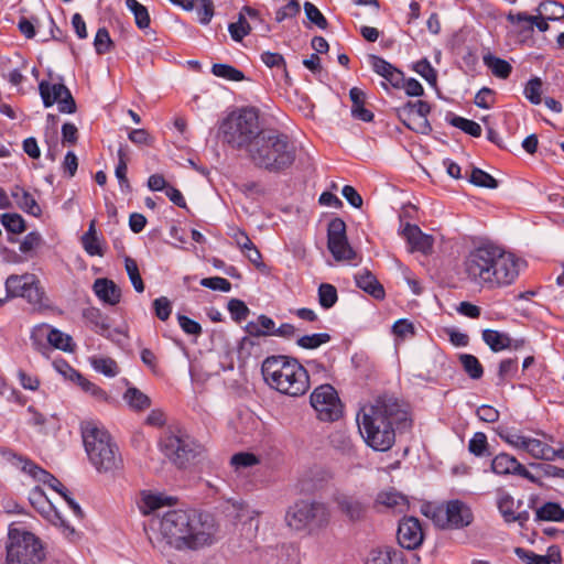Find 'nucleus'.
I'll list each match as a JSON object with an SVG mask.
<instances>
[{
	"label": "nucleus",
	"instance_id": "1",
	"mask_svg": "<svg viewBox=\"0 0 564 564\" xmlns=\"http://www.w3.org/2000/svg\"><path fill=\"white\" fill-rule=\"evenodd\" d=\"M358 426L369 447L387 452L394 445L397 432L402 433L412 427V419L406 404L392 397H381L362 409Z\"/></svg>",
	"mask_w": 564,
	"mask_h": 564
},
{
	"label": "nucleus",
	"instance_id": "2",
	"mask_svg": "<svg viewBox=\"0 0 564 564\" xmlns=\"http://www.w3.org/2000/svg\"><path fill=\"white\" fill-rule=\"evenodd\" d=\"M522 261L503 248L485 242L471 249L464 260L467 279L481 288L492 290L512 284Z\"/></svg>",
	"mask_w": 564,
	"mask_h": 564
},
{
	"label": "nucleus",
	"instance_id": "3",
	"mask_svg": "<svg viewBox=\"0 0 564 564\" xmlns=\"http://www.w3.org/2000/svg\"><path fill=\"white\" fill-rule=\"evenodd\" d=\"M159 531L170 546L184 551L213 544L216 528L214 518L208 513L175 509L163 514Z\"/></svg>",
	"mask_w": 564,
	"mask_h": 564
},
{
	"label": "nucleus",
	"instance_id": "4",
	"mask_svg": "<svg viewBox=\"0 0 564 564\" xmlns=\"http://www.w3.org/2000/svg\"><path fill=\"white\" fill-rule=\"evenodd\" d=\"M296 145L289 134L275 128H264L258 135L247 158L258 169L282 173L296 160Z\"/></svg>",
	"mask_w": 564,
	"mask_h": 564
},
{
	"label": "nucleus",
	"instance_id": "5",
	"mask_svg": "<svg viewBox=\"0 0 564 564\" xmlns=\"http://www.w3.org/2000/svg\"><path fill=\"white\" fill-rule=\"evenodd\" d=\"M261 372L268 386L291 397L303 395L310 389V377L295 358L278 355L267 357Z\"/></svg>",
	"mask_w": 564,
	"mask_h": 564
},
{
	"label": "nucleus",
	"instance_id": "6",
	"mask_svg": "<svg viewBox=\"0 0 564 564\" xmlns=\"http://www.w3.org/2000/svg\"><path fill=\"white\" fill-rule=\"evenodd\" d=\"M259 110L254 107H245L230 112L220 123L219 133L223 142L235 150L250 152L251 144L262 133Z\"/></svg>",
	"mask_w": 564,
	"mask_h": 564
},
{
	"label": "nucleus",
	"instance_id": "7",
	"mask_svg": "<svg viewBox=\"0 0 564 564\" xmlns=\"http://www.w3.org/2000/svg\"><path fill=\"white\" fill-rule=\"evenodd\" d=\"M82 436L88 459L98 473H115L122 467L119 448L106 430L87 422L82 427Z\"/></svg>",
	"mask_w": 564,
	"mask_h": 564
},
{
	"label": "nucleus",
	"instance_id": "8",
	"mask_svg": "<svg viewBox=\"0 0 564 564\" xmlns=\"http://www.w3.org/2000/svg\"><path fill=\"white\" fill-rule=\"evenodd\" d=\"M330 519L329 507L316 500H297L285 512V523L294 531H319L329 524Z\"/></svg>",
	"mask_w": 564,
	"mask_h": 564
},
{
	"label": "nucleus",
	"instance_id": "9",
	"mask_svg": "<svg viewBox=\"0 0 564 564\" xmlns=\"http://www.w3.org/2000/svg\"><path fill=\"white\" fill-rule=\"evenodd\" d=\"M162 452L178 467H185L202 449V446L185 431L169 426L160 437Z\"/></svg>",
	"mask_w": 564,
	"mask_h": 564
},
{
	"label": "nucleus",
	"instance_id": "10",
	"mask_svg": "<svg viewBox=\"0 0 564 564\" xmlns=\"http://www.w3.org/2000/svg\"><path fill=\"white\" fill-rule=\"evenodd\" d=\"M440 529L457 530L468 527L474 514L471 509L462 500L454 499L440 506L429 507L425 512Z\"/></svg>",
	"mask_w": 564,
	"mask_h": 564
},
{
	"label": "nucleus",
	"instance_id": "11",
	"mask_svg": "<svg viewBox=\"0 0 564 564\" xmlns=\"http://www.w3.org/2000/svg\"><path fill=\"white\" fill-rule=\"evenodd\" d=\"M43 547L33 533L25 532L7 546V564H40Z\"/></svg>",
	"mask_w": 564,
	"mask_h": 564
},
{
	"label": "nucleus",
	"instance_id": "12",
	"mask_svg": "<svg viewBox=\"0 0 564 564\" xmlns=\"http://www.w3.org/2000/svg\"><path fill=\"white\" fill-rule=\"evenodd\" d=\"M332 502L337 512L349 523L362 522L368 517L369 501L356 492L336 490L332 495Z\"/></svg>",
	"mask_w": 564,
	"mask_h": 564
},
{
	"label": "nucleus",
	"instance_id": "13",
	"mask_svg": "<svg viewBox=\"0 0 564 564\" xmlns=\"http://www.w3.org/2000/svg\"><path fill=\"white\" fill-rule=\"evenodd\" d=\"M311 405L317 417L324 422H335L343 415V404L337 391L330 384H321L311 394Z\"/></svg>",
	"mask_w": 564,
	"mask_h": 564
},
{
	"label": "nucleus",
	"instance_id": "14",
	"mask_svg": "<svg viewBox=\"0 0 564 564\" xmlns=\"http://www.w3.org/2000/svg\"><path fill=\"white\" fill-rule=\"evenodd\" d=\"M6 290L11 297H23L30 304L42 306L45 292L34 274L10 275L6 281Z\"/></svg>",
	"mask_w": 564,
	"mask_h": 564
},
{
	"label": "nucleus",
	"instance_id": "15",
	"mask_svg": "<svg viewBox=\"0 0 564 564\" xmlns=\"http://www.w3.org/2000/svg\"><path fill=\"white\" fill-rule=\"evenodd\" d=\"M395 111L398 118L408 129L422 134H427L432 131V127L427 120V115L431 112V105L427 101H408L397 108Z\"/></svg>",
	"mask_w": 564,
	"mask_h": 564
},
{
	"label": "nucleus",
	"instance_id": "16",
	"mask_svg": "<svg viewBox=\"0 0 564 564\" xmlns=\"http://www.w3.org/2000/svg\"><path fill=\"white\" fill-rule=\"evenodd\" d=\"M39 91L45 108L57 102L58 110L62 113H74L76 111L75 99L62 82L51 84L47 80H42L39 84Z\"/></svg>",
	"mask_w": 564,
	"mask_h": 564
},
{
	"label": "nucleus",
	"instance_id": "17",
	"mask_svg": "<svg viewBox=\"0 0 564 564\" xmlns=\"http://www.w3.org/2000/svg\"><path fill=\"white\" fill-rule=\"evenodd\" d=\"M327 247L336 260H352L355 258L356 253L348 242L346 224L341 218L336 217L329 221Z\"/></svg>",
	"mask_w": 564,
	"mask_h": 564
},
{
	"label": "nucleus",
	"instance_id": "18",
	"mask_svg": "<svg viewBox=\"0 0 564 564\" xmlns=\"http://www.w3.org/2000/svg\"><path fill=\"white\" fill-rule=\"evenodd\" d=\"M29 501L44 518L48 519L54 524L61 525L67 538L73 539L77 535L75 529L64 520L40 486L34 487L30 491Z\"/></svg>",
	"mask_w": 564,
	"mask_h": 564
},
{
	"label": "nucleus",
	"instance_id": "19",
	"mask_svg": "<svg viewBox=\"0 0 564 564\" xmlns=\"http://www.w3.org/2000/svg\"><path fill=\"white\" fill-rule=\"evenodd\" d=\"M397 538L403 549L414 550L419 547L424 539L420 520L415 517H404L400 520Z\"/></svg>",
	"mask_w": 564,
	"mask_h": 564
},
{
	"label": "nucleus",
	"instance_id": "20",
	"mask_svg": "<svg viewBox=\"0 0 564 564\" xmlns=\"http://www.w3.org/2000/svg\"><path fill=\"white\" fill-rule=\"evenodd\" d=\"M369 63L372 70L384 79V82L381 83L383 89L388 91L389 85L393 88L401 89L404 84V74L401 69L378 55H369Z\"/></svg>",
	"mask_w": 564,
	"mask_h": 564
},
{
	"label": "nucleus",
	"instance_id": "21",
	"mask_svg": "<svg viewBox=\"0 0 564 564\" xmlns=\"http://www.w3.org/2000/svg\"><path fill=\"white\" fill-rule=\"evenodd\" d=\"M402 236L409 243L412 252L419 251L424 254H430L433 251V237L424 234L417 225L408 223L402 229Z\"/></svg>",
	"mask_w": 564,
	"mask_h": 564
},
{
	"label": "nucleus",
	"instance_id": "22",
	"mask_svg": "<svg viewBox=\"0 0 564 564\" xmlns=\"http://www.w3.org/2000/svg\"><path fill=\"white\" fill-rule=\"evenodd\" d=\"M356 285L376 300H383L386 291L376 275L368 269H362L355 274Z\"/></svg>",
	"mask_w": 564,
	"mask_h": 564
},
{
	"label": "nucleus",
	"instance_id": "23",
	"mask_svg": "<svg viewBox=\"0 0 564 564\" xmlns=\"http://www.w3.org/2000/svg\"><path fill=\"white\" fill-rule=\"evenodd\" d=\"M93 290L100 301L111 306L117 305L121 299L120 288L107 278L97 279Z\"/></svg>",
	"mask_w": 564,
	"mask_h": 564
},
{
	"label": "nucleus",
	"instance_id": "24",
	"mask_svg": "<svg viewBox=\"0 0 564 564\" xmlns=\"http://www.w3.org/2000/svg\"><path fill=\"white\" fill-rule=\"evenodd\" d=\"M482 340L495 352L510 348L517 349L524 343V340H513L508 334L494 329H485L482 332Z\"/></svg>",
	"mask_w": 564,
	"mask_h": 564
},
{
	"label": "nucleus",
	"instance_id": "25",
	"mask_svg": "<svg viewBox=\"0 0 564 564\" xmlns=\"http://www.w3.org/2000/svg\"><path fill=\"white\" fill-rule=\"evenodd\" d=\"M376 505L383 506L393 512H404L409 508L408 498L394 489L383 490L377 495Z\"/></svg>",
	"mask_w": 564,
	"mask_h": 564
},
{
	"label": "nucleus",
	"instance_id": "26",
	"mask_svg": "<svg viewBox=\"0 0 564 564\" xmlns=\"http://www.w3.org/2000/svg\"><path fill=\"white\" fill-rule=\"evenodd\" d=\"M349 97L352 102L351 116L355 119L361 120L364 122H371L373 120L375 116H373L372 111H370L369 109H367L365 107V100H366L365 93L358 87H352L349 90Z\"/></svg>",
	"mask_w": 564,
	"mask_h": 564
},
{
	"label": "nucleus",
	"instance_id": "27",
	"mask_svg": "<svg viewBox=\"0 0 564 564\" xmlns=\"http://www.w3.org/2000/svg\"><path fill=\"white\" fill-rule=\"evenodd\" d=\"M12 197L15 199L18 206L29 215L40 217L42 208L31 193L23 187L15 186L12 191Z\"/></svg>",
	"mask_w": 564,
	"mask_h": 564
},
{
	"label": "nucleus",
	"instance_id": "28",
	"mask_svg": "<svg viewBox=\"0 0 564 564\" xmlns=\"http://www.w3.org/2000/svg\"><path fill=\"white\" fill-rule=\"evenodd\" d=\"M507 21L511 24L527 23L529 30H534V26H536L540 32H546L550 28L547 23L549 20L540 15V13H538V15H530L527 12H509L507 14Z\"/></svg>",
	"mask_w": 564,
	"mask_h": 564
},
{
	"label": "nucleus",
	"instance_id": "29",
	"mask_svg": "<svg viewBox=\"0 0 564 564\" xmlns=\"http://www.w3.org/2000/svg\"><path fill=\"white\" fill-rule=\"evenodd\" d=\"M536 522L540 521H554L562 522L564 521V508H562L557 502H545L543 506L536 509L535 518Z\"/></svg>",
	"mask_w": 564,
	"mask_h": 564
},
{
	"label": "nucleus",
	"instance_id": "30",
	"mask_svg": "<svg viewBox=\"0 0 564 564\" xmlns=\"http://www.w3.org/2000/svg\"><path fill=\"white\" fill-rule=\"evenodd\" d=\"M519 465L518 459L507 453H500L491 460V470L497 475L514 474Z\"/></svg>",
	"mask_w": 564,
	"mask_h": 564
},
{
	"label": "nucleus",
	"instance_id": "31",
	"mask_svg": "<svg viewBox=\"0 0 564 564\" xmlns=\"http://www.w3.org/2000/svg\"><path fill=\"white\" fill-rule=\"evenodd\" d=\"M524 451L535 459L553 460L554 448L538 438L529 437Z\"/></svg>",
	"mask_w": 564,
	"mask_h": 564
},
{
	"label": "nucleus",
	"instance_id": "32",
	"mask_svg": "<svg viewBox=\"0 0 564 564\" xmlns=\"http://www.w3.org/2000/svg\"><path fill=\"white\" fill-rule=\"evenodd\" d=\"M484 64L496 77L501 79H507L512 73V66L508 61L491 54L484 56Z\"/></svg>",
	"mask_w": 564,
	"mask_h": 564
},
{
	"label": "nucleus",
	"instance_id": "33",
	"mask_svg": "<svg viewBox=\"0 0 564 564\" xmlns=\"http://www.w3.org/2000/svg\"><path fill=\"white\" fill-rule=\"evenodd\" d=\"M446 121L455 127L464 131L465 133L478 138L481 135V127L474 120H469L459 116L454 115L453 112H448L446 116Z\"/></svg>",
	"mask_w": 564,
	"mask_h": 564
},
{
	"label": "nucleus",
	"instance_id": "34",
	"mask_svg": "<svg viewBox=\"0 0 564 564\" xmlns=\"http://www.w3.org/2000/svg\"><path fill=\"white\" fill-rule=\"evenodd\" d=\"M83 317L94 326L96 333L102 336H105L110 328L107 317L97 307H88L84 310Z\"/></svg>",
	"mask_w": 564,
	"mask_h": 564
},
{
	"label": "nucleus",
	"instance_id": "35",
	"mask_svg": "<svg viewBox=\"0 0 564 564\" xmlns=\"http://www.w3.org/2000/svg\"><path fill=\"white\" fill-rule=\"evenodd\" d=\"M51 326L46 324L37 325L31 333V341L36 351L45 354L48 350V339Z\"/></svg>",
	"mask_w": 564,
	"mask_h": 564
},
{
	"label": "nucleus",
	"instance_id": "36",
	"mask_svg": "<svg viewBox=\"0 0 564 564\" xmlns=\"http://www.w3.org/2000/svg\"><path fill=\"white\" fill-rule=\"evenodd\" d=\"M468 451L476 457H488L492 455L487 436L482 432H476L468 442Z\"/></svg>",
	"mask_w": 564,
	"mask_h": 564
},
{
	"label": "nucleus",
	"instance_id": "37",
	"mask_svg": "<svg viewBox=\"0 0 564 564\" xmlns=\"http://www.w3.org/2000/svg\"><path fill=\"white\" fill-rule=\"evenodd\" d=\"M514 498L503 489L497 490V508L506 523H510V518L514 514Z\"/></svg>",
	"mask_w": 564,
	"mask_h": 564
},
{
	"label": "nucleus",
	"instance_id": "38",
	"mask_svg": "<svg viewBox=\"0 0 564 564\" xmlns=\"http://www.w3.org/2000/svg\"><path fill=\"white\" fill-rule=\"evenodd\" d=\"M82 245L89 256H102L104 251L99 245L95 220L89 225L88 230L82 237Z\"/></svg>",
	"mask_w": 564,
	"mask_h": 564
},
{
	"label": "nucleus",
	"instance_id": "39",
	"mask_svg": "<svg viewBox=\"0 0 564 564\" xmlns=\"http://www.w3.org/2000/svg\"><path fill=\"white\" fill-rule=\"evenodd\" d=\"M540 15L550 21H560L564 19V6L554 0H546L539 4L536 9Z\"/></svg>",
	"mask_w": 564,
	"mask_h": 564
},
{
	"label": "nucleus",
	"instance_id": "40",
	"mask_svg": "<svg viewBox=\"0 0 564 564\" xmlns=\"http://www.w3.org/2000/svg\"><path fill=\"white\" fill-rule=\"evenodd\" d=\"M261 352L259 339L252 337H242L237 348L238 359L246 361L251 356H259Z\"/></svg>",
	"mask_w": 564,
	"mask_h": 564
},
{
	"label": "nucleus",
	"instance_id": "41",
	"mask_svg": "<svg viewBox=\"0 0 564 564\" xmlns=\"http://www.w3.org/2000/svg\"><path fill=\"white\" fill-rule=\"evenodd\" d=\"M171 497H164L160 494H147L142 497V505L140 509L143 514H149L163 506L171 505Z\"/></svg>",
	"mask_w": 564,
	"mask_h": 564
},
{
	"label": "nucleus",
	"instance_id": "42",
	"mask_svg": "<svg viewBox=\"0 0 564 564\" xmlns=\"http://www.w3.org/2000/svg\"><path fill=\"white\" fill-rule=\"evenodd\" d=\"M124 400L134 410L142 411L151 405L150 398L139 389L131 387L124 392Z\"/></svg>",
	"mask_w": 564,
	"mask_h": 564
},
{
	"label": "nucleus",
	"instance_id": "43",
	"mask_svg": "<svg viewBox=\"0 0 564 564\" xmlns=\"http://www.w3.org/2000/svg\"><path fill=\"white\" fill-rule=\"evenodd\" d=\"M459 361L464 371L474 380L480 379L484 375V368L477 357L470 354H462Z\"/></svg>",
	"mask_w": 564,
	"mask_h": 564
},
{
	"label": "nucleus",
	"instance_id": "44",
	"mask_svg": "<svg viewBox=\"0 0 564 564\" xmlns=\"http://www.w3.org/2000/svg\"><path fill=\"white\" fill-rule=\"evenodd\" d=\"M127 8L133 13L135 24L143 30L150 25V15L148 9L137 0H126Z\"/></svg>",
	"mask_w": 564,
	"mask_h": 564
},
{
	"label": "nucleus",
	"instance_id": "45",
	"mask_svg": "<svg viewBox=\"0 0 564 564\" xmlns=\"http://www.w3.org/2000/svg\"><path fill=\"white\" fill-rule=\"evenodd\" d=\"M399 562H401V553L386 549L372 551L367 564H398Z\"/></svg>",
	"mask_w": 564,
	"mask_h": 564
},
{
	"label": "nucleus",
	"instance_id": "46",
	"mask_svg": "<svg viewBox=\"0 0 564 564\" xmlns=\"http://www.w3.org/2000/svg\"><path fill=\"white\" fill-rule=\"evenodd\" d=\"M22 463L21 469L32 476L35 480L46 485L52 476L51 473L37 466L34 462L29 458L19 457Z\"/></svg>",
	"mask_w": 564,
	"mask_h": 564
},
{
	"label": "nucleus",
	"instance_id": "47",
	"mask_svg": "<svg viewBox=\"0 0 564 564\" xmlns=\"http://www.w3.org/2000/svg\"><path fill=\"white\" fill-rule=\"evenodd\" d=\"M468 181L478 187H485V188H497L498 187V181L491 176L489 173L485 172L484 170L479 167H473L470 175L468 177Z\"/></svg>",
	"mask_w": 564,
	"mask_h": 564
},
{
	"label": "nucleus",
	"instance_id": "48",
	"mask_svg": "<svg viewBox=\"0 0 564 564\" xmlns=\"http://www.w3.org/2000/svg\"><path fill=\"white\" fill-rule=\"evenodd\" d=\"M228 31L231 39L236 42L242 41V39L250 33L251 25L243 12H239L238 20L229 24Z\"/></svg>",
	"mask_w": 564,
	"mask_h": 564
},
{
	"label": "nucleus",
	"instance_id": "49",
	"mask_svg": "<svg viewBox=\"0 0 564 564\" xmlns=\"http://www.w3.org/2000/svg\"><path fill=\"white\" fill-rule=\"evenodd\" d=\"M212 73L217 77L231 82H241L245 79V75L241 70L228 64H214Z\"/></svg>",
	"mask_w": 564,
	"mask_h": 564
},
{
	"label": "nucleus",
	"instance_id": "50",
	"mask_svg": "<svg viewBox=\"0 0 564 564\" xmlns=\"http://www.w3.org/2000/svg\"><path fill=\"white\" fill-rule=\"evenodd\" d=\"M338 300L337 290L329 283H322L318 288V302L319 305L328 310L333 307Z\"/></svg>",
	"mask_w": 564,
	"mask_h": 564
},
{
	"label": "nucleus",
	"instance_id": "51",
	"mask_svg": "<svg viewBox=\"0 0 564 564\" xmlns=\"http://www.w3.org/2000/svg\"><path fill=\"white\" fill-rule=\"evenodd\" d=\"M48 347L61 349L63 351H73V339L69 335L56 329L51 328Z\"/></svg>",
	"mask_w": 564,
	"mask_h": 564
},
{
	"label": "nucleus",
	"instance_id": "52",
	"mask_svg": "<svg viewBox=\"0 0 564 564\" xmlns=\"http://www.w3.org/2000/svg\"><path fill=\"white\" fill-rule=\"evenodd\" d=\"M542 79L540 77L531 78L523 90L525 98L533 105H540L542 101Z\"/></svg>",
	"mask_w": 564,
	"mask_h": 564
},
{
	"label": "nucleus",
	"instance_id": "53",
	"mask_svg": "<svg viewBox=\"0 0 564 564\" xmlns=\"http://www.w3.org/2000/svg\"><path fill=\"white\" fill-rule=\"evenodd\" d=\"M329 340V334L318 333L312 335H304L296 340V344L304 349H316L319 346L328 343Z\"/></svg>",
	"mask_w": 564,
	"mask_h": 564
},
{
	"label": "nucleus",
	"instance_id": "54",
	"mask_svg": "<svg viewBox=\"0 0 564 564\" xmlns=\"http://www.w3.org/2000/svg\"><path fill=\"white\" fill-rule=\"evenodd\" d=\"M113 42L106 28H99L94 40V46L98 55L107 54L113 47Z\"/></svg>",
	"mask_w": 564,
	"mask_h": 564
},
{
	"label": "nucleus",
	"instance_id": "55",
	"mask_svg": "<svg viewBox=\"0 0 564 564\" xmlns=\"http://www.w3.org/2000/svg\"><path fill=\"white\" fill-rule=\"evenodd\" d=\"M1 224L7 229V231L12 234H22L25 231L26 226L25 221L19 214H3L1 216Z\"/></svg>",
	"mask_w": 564,
	"mask_h": 564
},
{
	"label": "nucleus",
	"instance_id": "56",
	"mask_svg": "<svg viewBox=\"0 0 564 564\" xmlns=\"http://www.w3.org/2000/svg\"><path fill=\"white\" fill-rule=\"evenodd\" d=\"M124 267L134 290L138 293H142L144 291V283L139 272L137 261L127 257L124 260Z\"/></svg>",
	"mask_w": 564,
	"mask_h": 564
},
{
	"label": "nucleus",
	"instance_id": "57",
	"mask_svg": "<svg viewBox=\"0 0 564 564\" xmlns=\"http://www.w3.org/2000/svg\"><path fill=\"white\" fill-rule=\"evenodd\" d=\"M413 70L422 76L431 86H436L437 73L427 58L417 61L413 65Z\"/></svg>",
	"mask_w": 564,
	"mask_h": 564
},
{
	"label": "nucleus",
	"instance_id": "58",
	"mask_svg": "<svg viewBox=\"0 0 564 564\" xmlns=\"http://www.w3.org/2000/svg\"><path fill=\"white\" fill-rule=\"evenodd\" d=\"M518 372V359L508 358L501 360L498 369L499 383H505L516 377Z\"/></svg>",
	"mask_w": 564,
	"mask_h": 564
},
{
	"label": "nucleus",
	"instance_id": "59",
	"mask_svg": "<svg viewBox=\"0 0 564 564\" xmlns=\"http://www.w3.org/2000/svg\"><path fill=\"white\" fill-rule=\"evenodd\" d=\"M93 367L96 371L107 376L115 377L119 372V367L112 358L101 357L93 360Z\"/></svg>",
	"mask_w": 564,
	"mask_h": 564
},
{
	"label": "nucleus",
	"instance_id": "60",
	"mask_svg": "<svg viewBox=\"0 0 564 564\" xmlns=\"http://www.w3.org/2000/svg\"><path fill=\"white\" fill-rule=\"evenodd\" d=\"M227 308L230 313L231 318L237 323L246 321L248 315L250 314L249 307L246 305L243 301L239 299H231L228 302Z\"/></svg>",
	"mask_w": 564,
	"mask_h": 564
},
{
	"label": "nucleus",
	"instance_id": "61",
	"mask_svg": "<svg viewBox=\"0 0 564 564\" xmlns=\"http://www.w3.org/2000/svg\"><path fill=\"white\" fill-rule=\"evenodd\" d=\"M304 12L307 20L317 28L325 30L328 26L326 18L314 3L306 1L304 3Z\"/></svg>",
	"mask_w": 564,
	"mask_h": 564
},
{
	"label": "nucleus",
	"instance_id": "62",
	"mask_svg": "<svg viewBox=\"0 0 564 564\" xmlns=\"http://www.w3.org/2000/svg\"><path fill=\"white\" fill-rule=\"evenodd\" d=\"M42 243H43V238L39 232H36V231L29 232L24 237L22 242L20 243V251L24 254H30L32 257L33 252L37 248H40L42 246Z\"/></svg>",
	"mask_w": 564,
	"mask_h": 564
},
{
	"label": "nucleus",
	"instance_id": "63",
	"mask_svg": "<svg viewBox=\"0 0 564 564\" xmlns=\"http://www.w3.org/2000/svg\"><path fill=\"white\" fill-rule=\"evenodd\" d=\"M301 12V4L299 0H290L286 4L281 7L275 12V21L282 22L286 19H293Z\"/></svg>",
	"mask_w": 564,
	"mask_h": 564
},
{
	"label": "nucleus",
	"instance_id": "64",
	"mask_svg": "<svg viewBox=\"0 0 564 564\" xmlns=\"http://www.w3.org/2000/svg\"><path fill=\"white\" fill-rule=\"evenodd\" d=\"M230 464L240 470L259 464V458L252 453L241 452L232 455Z\"/></svg>",
	"mask_w": 564,
	"mask_h": 564
}]
</instances>
